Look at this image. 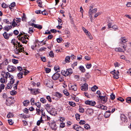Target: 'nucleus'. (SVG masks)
<instances>
[{"mask_svg":"<svg viewBox=\"0 0 131 131\" xmlns=\"http://www.w3.org/2000/svg\"><path fill=\"white\" fill-rule=\"evenodd\" d=\"M92 7V8H90L89 9V15H92V12L93 10V8H93V7Z\"/></svg>","mask_w":131,"mask_h":131,"instance_id":"nucleus-63","label":"nucleus"},{"mask_svg":"<svg viewBox=\"0 0 131 131\" xmlns=\"http://www.w3.org/2000/svg\"><path fill=\"white\" fill-rule=\"evenodd\" d=\"M100 98L103 104L106 103L107 101V97L105 96H100Z\"/></svg>","mask_w":131,"mask_h":131,"instance_id":"nucleus-10","label":"nucleus"},{"mask_svg":"<svg viewBox=\"0 0 131 131\" xmlns=\"http://www.w3.org/2000/svg\"><path fill=\"white\" fill-rule=\"evenodd\" d=\"M84 128L86 129H90V126L88 124H86L84 125Z\"/></svg>","mask_w":131,"mask_h":131,"instance_id":"nucleus-26","label":"nucleus"},{"mask_svg":"<svg viewBox=\"0 0 131 131\" xmlns=\"http://www.w3.org/2000/svg\"><path fill=\"white\" fill-rule=\"evenodd\" d=\"M23 15L21 16L22 20L23 21H25L26 20V17L24 13H23Z\"/></svg>","mask_w":131,"mask_h":131,"instance_id":"nucleus-31","label":"nucleus"},{"mask_svg":"<svg viewBox=\"0 0 131 131\" xmlns=\"http://www.w3.org/2000/svg\"><path fill=\"white\" fill-rule=\"evenodd\" d=\"M45 70L46 72V73H49L50 72L51 70L50 69L47 68H45Z\"/></svg>","mask_w":131,"mask_h":131,"instance_id":"nucleus-51","label":"nucleus"},{"mask_svg":"<svg viewBox=\"0 0 131 131\" xmlns=\"http://www.w3.org/2000/svg\"><path fill=\"white\" fill-rule=\"evenodd\" d=\"M2 7L6 8L7 7V5L5 3H3L2 5Z\"/></svg>","mask_w":131,"mask_h":131,"instance_id":"nucleus-54","label":"nucleus"},{"mask_svg":"<svg viewBox=\"0 0 131 131\" xmlns=\"http://www.w3.org/2000/svg\"><path fill=\"white\" fill-rule=\"evenodd\" d=\"M8 122L9 124L12 125L13 124V121L11 119L8 120Z\"/></svg>","mask_w":131,"mask_h":131,"instance_id":"nucleus-61","label":"nucleus"},{"mask_svg":"<svg viewBox=\"0 0 131 131\" xmlns=\"http://www.w3.org/2000/svg\"><path fill=\"white\" fill-rule=\"evenodd\" d=\"M10 93L11 95H14L17 93V92L14 90H13L12 91L10 92Z\"/></svg>","mask_w":131,"mask_h":131,"instance_id":"nucleus-43","label":"nucleus"},{"mask_svg":"<svg viewBox=\"0 0 131 131\" xmlns=\"http://www.w3.org/2000/svg\"><path fill=\"white\" fill-rule=\"evenodd\" d=\"M85 103L87 105L94 106L95 104L96 103L95 101H86L85 102Z\"/></svg>","mask_w":131,"mask_h":131,"instance_id":"nucleus-8","label":"nucleus"},{"mask_svg":"<svg viewBox=\"0 0 131 131\" xmlns=\"http://www.w3.org/2000/svg\"><path fill=\"white\" fill-rule=\"evenodd\" d=\"M0 81L1 83H5V79L4 77L3 78H2L0 79Z\"/></svg>","mask_w":131,"mask_h":131,"instance_id":"nucleus-47","label":"nucleus"},{"mask_svg":"<svg viewBox=\"0 0 131 131\" xmlns=\"http://www.w3.org/2000/svg\"><path fill=\"white\" fill-rule=\"evenodd\" d=\"M46 98L49 102H52L51 98L50 96H46Z\"/></svg>","mask_w":131,"mask_h":131,"instance_id":"nucleus-49","label":"nucleus"},{"mask_svg":"<svg viewBox=\"0 0 131 131\" xmlns=\"http://www.w3.org/2000/svg\"><path fill=\"white\" fill-rule=\"evenodd\" d=\"M30 102L31 103V104L32 105H35V102L34 100V98H32L31 99Z\"/></svg>","mask_w":131,"mask_h":131,"instance_id":"nucleus-41","label":"nucleus"},{"mask_svg":"<svg viewBox=\"0 0 131 131\" xmlns=\"http://www.w3.org/2000/svg\"><path fill=\"white\" fill-rule=\"evenodd\" d=\"M77 89V87L76 84L74 85H71L70 89L75 91H76Z\"/></svg>","mask_w":131,"mask_h":131,"instance_id":"nucleus-17","label":"nucleus"},{"mask_svg":"<svg viewBox=\"0 0 131 131\" xmlns=\"http://www.w3.org/2000/svg\"><path fill=\"white\" fill-rule=\"evenodd\" d=\"M4 77L6 79H7L8 77L10 79H12L13 78V76L12 75H10V73L8 72L4 73Z\"/></svg>","mask_w":131,"mask_h":131,"instance_id":"nucleus-7","label":"nucleus"},{"mask_svg":"<svg viewBox=\"0 0 131 131\" xmlns=\"http://www.w3.org/2000/svg\"><path fill=\"white\" fill-rule=\"evenodd\" d=\"M88 85L86 83H85L84 84L81 86V88L82 90L86 91L88 89Z\"/></svg>","mask_w":131,"mask_h":131,"instance_id":"nucleus-11","label":"nucleus"},{"mask_svg":"<svg viewBox=\"0 0 131 131\" xmlns=\"http://www.w3.org/2000/svg\"><path fill=\"white\" fill-rule=\"evenodd\" d=\"M36 110L37 111L36 113L38 115H40V110L38 108H36Z\"/></svg>","mask_w":131,"mask_h":131,"instance_id":"nucleus-62","label":"nucleus"},{"mask_svg":"<svg viewBox=\"0 0 131 131\" xmlns=\"http://www.w3.org/2000/svg\"><path fill=\"white\" fill-rule=\"evenodd\" d=\"M37 2L38 4V6L42 8V6L41 4H42V2L40 0H38L37 1Z\"/></svg>","mask_w":131,"mask_h":131,"instance_id":"nucleus-27","label":"nucleus"},{"mask_svg":"<svg viewBox=\"0 0 131 131\" xmlns=\"http://www.w3.org/2000/svg\"><path fill=\"white\" fill-rule=\"evenodd\" d=\"M111 27L113 28L114 30H116L118 29V27L116 26H113Z\"/></svg>","mask_w":131,"mask_h":131,"instance_id":"nucleus-60","label":"nucleus"},{"mask_svg":"<svg viewBox=\"0 0 131 131\" xmlns=\"http://www.w3.org/2000/svg\"><path fill=\"white\" fill-rule=\"evenodd\" d=\"M40 101L41 102L43 103H46V100L43 98H41L40 99Z\"/></svg>","mask_w":131,"mask_h":131,"instance_id":"nucleus-39","label":"nucleus"},{"mask_svg":"<svg viewBox=\"0 0 131 131\" xmlns=\"http://www.w3.org/2000/svg\"><path fill=\"white\" fill-rule=\"evenodd\" d=\"M121 40L120 43H121L122 44L123 43H125L127 41V40L124 38L122 37L120 39Z\"/></svg>","mask_w":131,"mask_h":131,"instance_id":"nucleus-18","label":"nucleus"},{"mask_svg":"<svg viewBox=\"0 0 131 131\" xmlns=\"http://www.w3.org/2000/svg\"><path fill=\"white\" fill-rule=\"evenodd\" d=\"M14 115L12 113L9 112L7 115V117L8 118H11Z\"/></svg>","mask_w":131,"mask_h":131,"instance_id":"nucleus-23","label":"nucleus"},{"mask_svg":"<svg viewBox=\"0 0 131 131\" xmlns=\"http://www.w3.org/2000/svg\"><path fill=\"white\" fill-rule=\"evenodd\" d=\"M27 34H25L23 32L21 33L18 36V39L21 41L23 43L26 44L29 38L28 37H27Z\"/></svg>","mask_w":131,"mask_h":131,"instance_id":"nucleus-2","label":"nucleus"},{"mask_svg":"<svg viewBox=\"0 0 131 131\" xmlns=\"http://www.w3.org/2000/svg\"><path fill=\"white\" fill-rule=\"evenodd\" d=\"M41 13L44 15H46L48 14V13L45 10H44L43 11L41 12Z\"/></svg>","mask_w":131,"mask_h":131,"instance_id":"nucleus-59","label":"nucleus"},{"mask_svg":"<svg viewBox=\"0 0 131 131\" xmlns=\"http://www.w3.org/2000/svg\"><path fill=\"white\" fill-rule=\"evenodd\" d=\"M127 117L124 114H122L121 116V120L123 122H125L126 120H127Z\"/></svg>","mask_w":131,"mask_h":131,"instance_id":"nucleus-14","label":"nucleus"},{"mask_svg":"<svg viewBox=\"0 0 131 131\" xmlns=\"http://www.w3.org/2000/svg\"><path fill=\"white\" fill-rule=\"evenodd\" d=\"M69 104L71 106L73 107L75 106V103L73 102H69Z\"/></svg>","mask_w":131,"mask_h":131,"instance_id":"nucleus-52","label":"nucleus"},{"mask_svg":"<svg viewBox=\"0 0 131 131\" xmlns=\"http://www.w3.org/2000/svg\"><path fill=\"white\" fill-rule=\"evenodd\" d=\"M126 101L128 103H131V97H128L126 99Z\"/></svg>","mask_w":131,"mask_h":131,"instance_id":"nucleus-33","label":"nucleus"},{"mask_svg":"<svg viewBox=\"0 0 131 131\" xmlns=\"http://www.w3.org/2000/svg\"><path fill=\"white\" fill-rule=\"evenodd\" d=\"M35 104L37 106V107L39 108L41 106V103L39 102H38L35 103Z\"/></svg>","mask_w":131,"mask_h":131,"instance_id":"nucleus-38","label":"nucleus"},{"mask_svg":"<svg viewBox=\"0 0 131 131\" xmlns=\"http://www.w3.org/2000/svg\"><path fill=\"white\" fill-rule=\"evenodd\" d=\"M114 75V78L116 79H118L119 78L118 75H119L118 71V70L117 71Z\"/></svg>","mask_w":131,"mask_h":131,"instance_id":"nucleus-20","label":"nucleus"},{"mask_svg":"<svg viewBox=\"0 0 131 131\" xmlns=\"http://www.w3.org/2000/svg\"><path fill=\"white\" fill-rule=\"evenodd\" d=\"M13 40H12V42H13V44L15 46L16 45L15 49L14 50L15 53L16 54H19V53L23 52H24V48L22 47L23 45L20 44V42H18L17 41H15V42L13 41Z\"/></svg>","mask_w":131,"mask_h":131,"instance_id":"nucleus-1","label":"nucleus"},{"mask_svg":"<svg viewBox=\"0 0 131 131\" xmlns=\"http://www.w3.org/2000/svg\"><path fill=\"white\" fill-rule=\"evenodd\" d=\"M31 92V93L34 95H36L37 94L40 93V90L39 89H28Z\"/></svg>","mask_w":131,"mask_h":131,"instance_id":"nucleus-4","label":"nucleus"},{"mask_svg":"<svg viewBox=\"0 0 131 131\" xmlns=\"http://www.w3.org/2000/svg\"><path fill=\"white\" fill-rule=\"evenodd\" d=\"M51 106L50 105L48 104H47L45 106V107L47 110H48L50 109V108Z\"/></svg>","mask_w":131,"mask_h":131,"instance_id":"nucleus-37","label":"nucleus"},{"mask_svg":"<svg viewBox=\"0 0 131 131\" xmlns=\"http://www.w3.org/2000/svg\"><path fill=\"white\" fill-rule=\"evenodd\" d=\"M65 126V124L63 122L61 123L60 124V126L62 128L64 127Z\"/></svg>","mask_w":131,"mask_h":131,"instance_id":"nucleus-64","label":"nucleus"},{"mask_svg":"<svg viewBox=\"0 0 131 131\" xmlns=\"http://www.w3.org/2000/svg\"><path fill=\"white\" fill-rule=\"evenodd\" d=\"M6 104L7 106H10L13 104L12 99L10 97L7 99L6 100Z\"/></svg>","mask_w":131,"mask_h":131,"instance_id":"nucleus-9","label":"nucleus"},{"mask_svg":"<svg viewBox=\"0 0 131 131\" xmlns=\"http://www.w3.org/2000/svg\"><path fill=\"white\" fill-rule=\"evenodd\" d=\"M23 103L24 106H27L29 103V100H26L24 101Z\"/></svg>","mask_w":131,"mask_h":131,"instance_id":"nucleus-22","label":"nucleus"},{"mask_svg":"<svg viewBox=\"0 0 131 131\" xmlns=\"http://www.w3.org/2000/svg\"><path fill=\"white\" fill-rule=\"evenodd\" d=\"M16 68L13 66L9 65L8 66L7 69L8 71L9 72H13L16 69Z\"/></svg>","mask_w":131,"mask_h":131,"instance_id":"nucleus-5","label":"nucleus"},{"mask_svg":"<svg viewBox=\"0 0 131 131\" xmlns=\"http://www.w3.org/2000/svg\"><path fill=\"white\" fill-rule=\"evenodd\" d=\"M3 64L4 65H7L8 64V60L6 59L3 62Z\"/></svg>","mask_w":131,"mask_h":131,"instance_id":"nucleus-28","label":"nucleus"},{"mask_svg":"<svg viewBox=\"0 0 131 131\" xmlns=\"http://www.w3.org/2000/svg\"><path fill=\"white\" fill-rule=\"evenodd\" d=\"M12 25L14 27H15L16 25L17 26V24L15 22L14 19L13 21Z\"/></svg>","mask_w":131,"mask_h":131,"instance_id":"nucleus-46","label":"nucleus"},{"mask_svg":"<svg viewBox=\"0 0 131 131\" xmlns=\"http://www.w3.org/2000/svg\"><path fill=\"white\" fill-rule=\"evenodd\" d=\"M110 98L112 100H113L115 98V95L113 94V93H112L111 95Z\"/></svg>","mask_w":131,"mask_h":131,"instance_id":"nucleus-44","label":"nucleus"},{"mask_svg":"<svg viewBox=\"0 0 131 131\" xmlns=\"http://www.w3.org/2000/svg\"><path fill=\"white\" fill-rule=\"evenodd\" d=\"M50 56L51 57H54V53L52 51H50L49 53Z\"/></svg>","mask_w":131,"mask_h":131,"instance_id":"nucleus-56","label":"nucleus"},{"mask_svg":"<svg viewBox=\"0 0 131 131\" xmlns=\"http://www.w3.org/2000/svg\"><path fill=\"white\" fill-rule=\"evenodd\" d=\"M79 127H80V126L77 125H75L73 126V128L77 130H78Z\"/></svg>","mask_w":131,"mask_h":131,"instance_id":"nucleus-32","label":"nucleus"},{"mask_svg":"<svg viewBox=\"0 0 131 131\" xmlns=\"http://www.w3.org/2000/svg\"><path fill=\"white\" fill-rule=\"evenodd\" d=\"M60 77V74L57 72L54 73L52 77L53 80H57Z\"/></svg>","mask_w":131,"mask_h":131,"instance_id":"nucleus-6","label":"nucleus"},{"mask_svg":"<svg viewBox=\"0 0 131 131\" xmlns=\"http://www.w3.org/2000/svg\"><path fill=\"white\" fill-rule=\"evenodd\" d=\"M72 72V69H67L66 71L65 70H62L61 73L63 75L66 77L71 74Z\"/></svg>","mask_w":131,"mask_h":131,"instance_id":"nucleus-3","label":"nucleus"},{"mask_svg":"<svg viewBox=\"0 0 131 131\" xmlns=\"http://www.w3.org/2000/svg\"><path fill=\"white\" fill-rule=\"evenodd\" d=\"M54 96L58 97V98L61 97L62 96V94L58 92H56L54 95Z\"/></svg>","mask_w":131,"mask_h":131,"instance_id":"nucleus-21","label":"nucleus"},{"mask_svg":"<svg viewBox=\"0 0 131 131\" xmlns=\"http://www.w3.org/2000/svg\"><path fill=\"white\" fill-rule=\"evenodd\" d=\"M115 50L116 51L122 52V49L119 48H117L115 49Z\"/></svg>","mask_w":131,"mask_h":131,"instance_id":"nucleus-48","label":"nucleus"},{"mask_svg":"<svg viewBox=\"0 0 131 131\" xmlns=\"http://www.w3.org/2000/svg\"><path fill=\"white\" fill-rule=\"evenodd\" d=\"M23 73L20 72L19 73L17 74V76L19 78H23Z\"/></svg>","mask_w":131,"mask_h":131,"instance_id":"nucleus-36","label":"nucleus"},{"mask_svg":"<svg viewBox=\"0 0 131 131\" xmlns=\"http://www.w3.org/2000/svg\"><path fill=\"white\" fill-rule=\"evenodd\" d=\"M111 112L110 111H106L104 114V117L106 118L108 117L111 115Z\"/></svg>","mask_w":131,"mask_h":131,"instance_id":"nucleus-15","label":"nucleus"},{"mask_svg":"<svg viewBox=\"0 0 131 131\" xmlns=\"http://www.w3.org/2000/svg\"><path fill=\"white\" fill-rule=\"evenodd\" d=\"M56 40L58 43H60L62 40V39L61 38H59L57 39Z\"/></svg>","mask_w":131,"mask_h":131,"instance_id":"nucleus-53","label":"nucleus"},{"mask_svg":"<svg viewBox=\"0 0 131 131\" xmlns=\"http://www.w3.org/2000/svg\"><path fill=\"white\" fill-rule=\"evenodd\" d=\"M12 28V26L7 25L5 26L3 28L4 30H6L7 31H8Z\"/></svg>","mask_w":131,"mask_h":131,"instance_id":"nucleus-16","label":"nucleus"},{"mask_svg":"<svg viewBox=\"0 0 131 131\" xmlns=\"http://www.w3.org/2000/svg\"><path fill=\"white\" fill-rule=\"evenodd\" d=\"M70 59V57L69 56H67L66 57L65 59V61L66 63H68L70 62L69 60Z\"/></svg>","mask_w":131,"mask_h":131,"instance_id":"nucleus-25","label":"nucleus"},{"mask_svg":"<svg viewBox=\"0 0 131 131\" xmlns=\"http://www.w3.org/2000/svg\"><path fill=\"white\" fill-rule=\"evenodd\" d=\"M33 29L34 28L32 27L29 28L28 32L30 34L32 33L34 31Z\"/></svg>","mask_w":131,"mask_h":131,"instance_id":"nucleus-45","label":"nucleus"},{"mask_svg":"<svg viewBox=\"0 0 131 131\" xmlns=\"http://www.w3.org/2000/svg\"><path fill=\"white\" fill-rule=\"evenodd\" d=\"M12 62L15 64L18 63V60L15 59H13L12 60Z\"/></svg>","mask_w":131,"mask_h":131,"instance_id":"nucleus-40","label":"nucleus"},{"mask_svg":"<svg viewBox=\"0 0 131 131\" xmlns=\"http://www.w3.org/2000/svg\"><path fill=\"white\" fill-rule=\"evenodd\" d=\"M98 89V87L96 85H95L92 88L91 90L93 92L95 91L96 90Z\"/></svg>","mask_w":131,"mask_h":131,"instance_id":"nucleus-30","label":"nucleus"},{"mask_svg":"<svg viewBox=\"0 0 131 131\" xmlns=\"http://www.w3.org/2000/svg\"><path fill=\"white\" fill-rule=\"evenodd\" d=\"M48 112L52 115H55L56 114V111L54 110V108H52L49 111L47 110Z\"/></svg>","mask_w":131,"mask_h":131,"instance_id":"nucleus-13","label":"nucleus"},{"mask_svg":"<svg viewBox=\"0 0 131 131\" xmlns=\"http://www.w3.org/2000/svg\"><path fill=\"white\" fill-rule=\"evenodd\" d=\"M50 126L52 130H54L57 129L56 125L55 122H52L50 124Z\"/></svg>","mask_w":131,"mask_h":131,"instance_id":"nucleus-12","label":"nucleus"},{"mask_svg":"<svg viewBox=\"0 0 131 131\" xmlns=\"http://www.w3.org/2000/svg\"><path fill=\"white\" fill-rule=\"evenodd\" d=\"M63 93L67 96H68L69 94V93L67 92V90H64L63 91Z\"/></svg>","mask_w":131,"mask_h":131,"instance_id":"nucleus-42","label":"nucleus"},{"mask_svg":"<svg viewBox=\"0 0 131 131\" xmlns=\"http://www.w3.org/2000/svg\"><path fill=\"white\" fill-rule=\"evenodd\" d=\"M12 85L9 83L7 84V88L8 89H11L12 88Z\"/></svg>","mask_w":131,"mask_h":131,"instance_id":"nucleus-55","label":"nucleus"},{"mask_svg":"<svg viewBox=\"0 0 131 131\" xmlns=\"http://www.w3.org/2000/svg\"><path fill=\"white\" fill-rule=\"evenodd\" d=\"M87 111L88 113L91 115L93 113V110L92 109H88Z\"/></svg>","mask_w":131,"mask_h":131,"instance_id":"nucleus-34","label":"nucleus"},{"mask_svg":"<svg viewBox=\"0 0 131 131\" xmlns=\"http://www.w3.org/2000/svg\"><path fill=\"white\" fill-rule=\"evenodd\" d=\"M3 35L4 38L6 39H8V35L6 32H5L3 34Z\"/></svg>","mask_w":131,"mask_h":131,"instance_id":"nucleus-19","label":"nucleus"},{"mask_svg":"<svg viewBox=\"0 0 131 131\" xmlns=\"http://www.w3.org/2000/svg\"><path fill=\"white\" fill-rule=\"evenodd\" d=\"M96 94L99 95L98 97L100 98V96H101L102 94L100 91L99 90L97 91L96 92Z\"/></svg>","mask_w":131,"mask_h":131,"instance_id":"nucleus-58","label":"nucleus"},{"mask_svg":"<svg viewBox=\"0 0 131 131\" xmlns=\"http://www.w3.org/2000/svg\"><path fill=\"white\" fill-rule=\"evenodd\" d=\"M54 69L55 70L57 71V72H60V67H54Z\"/></svg>","mask_w":131,"mask_h":131,"instance_id":"nucleus-50","label":"nucleus"},{"mask_svg":"<svg viewBox=\"0 0 131 131\" xmlns=\"http://www.w3.org/2000/svg\"><path fill=\"white\" fill-rule=\"evenodd\" d=\"M85 123V122L84 120H81L79 122V123L81 125L84 124Z\"/></svg>","mask_w":131,"mask_h":131,"instance_id":"nucleus-57","label":"nucleus"},{"mask_svg":"<svg viewBox=\"0 0 131 131\" xmlns=\"http://www.w3.org/2000/svg\"><path fill=\"white\" fill-rule=\"evenodd\" d=\"M80 70L82 72H84L85 71V70L84 67L82 66H81L79 67Z\"/></svg>","mask_w":131,"mask_h":131,"instance_id":"nucleus-29","label":"nucleus"},{"mask_svg":"<svg viewBox=\"0 0 131 131\" xmlns=\"http://www.w3.org/2000/svg\"><path fill=\"white\" fill-rule=\"evenodd\" d=\"M5 85L3 84H0V93L1 92L2 90L4 89Z\"/></svg>","mask_w":131,"mask_h":131,"instance_id":"nucleus-24","label":"nucleus"},{"mask_svg":"<svg viewBox=\"0 0 131 131\" xmlns=\"http://www.w3.org/2000/svg\"><path fill=\"white\" fill-rule=\"evenodd\" d=\"M75 118L77 120H80V115L78 114H76L75 115Z\"/></svg>","mask_w":131,"mask_h":131,"instance_id":"nucleus-35","label":"nucleus"}]
</instances>
